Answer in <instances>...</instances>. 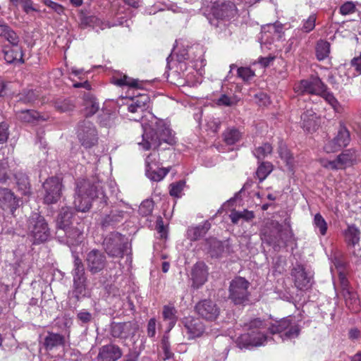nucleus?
Instances as JSON below:
<instances>
[{"label": "nucleus", "instance_id": "obj_34", "mask_svg": "<svg viewBox=\"0 0 361 361\" xmlns=\"http://www.w3.org/2000/svg\"><path fill=\"white\" fill-rule=\"evenodd\" d=\"M73 214L71 209L68 207H63L57 218V226L59 229L62 230L68 226H70L71 224V219Z\"/></svg>", "mask_w": 361, "mask_h": 361}, {"label": "nucleus", "instance_id": "obj_12", "mask_svg": "<svg viewBox=\"0 0 361 361\" xmlns=\"http://www.w3.org/2000/svg\"><path fill=\"white\" fill-rule=\"evenodd\" d=\"M360 161H361L360 154L355 149H349L343 151L336 159L329 161V166L331 169H343Z\"/></svg>", "mask_w": 361, "mask_h": 361}, {"label": "nucleus", "instance_id": "obj_22", "mask_svg": "<svg viewBox=\"0 0 361 361\" xmlns=\"http://www.w3.org/2000/svg\"><path fill=\"white\" fill-rule=\"evenodd\" d=\"M2 53L8 63H24L23 48L20 44H18L17 46L4 45L2 48Z\"/></svg>", "mask_w": 361, "mask_h": 361}, {"label": "nucleus", "instance_id": "obj_57", "mask_svg": "<svg viewBox=\"0 0 361 361\" xmlns=\"http://www.w3.org/2000/svg\"><path fill=\"white\" fill-rule=\"evenodd\" d=\"M238 75L244 81H248L255 75V73L250 68L240 67L238 69Z\"/></svg>", "mask_w": 361, "mask_h": 361}, {"label": "nucleus", "instance_id": "obj_6", "mask_svg": "<svg viewBox=\"0 0 361 361\" xmlns=\"http://www.w3.org/2000/svg\"><path fill=\"white\" fill-rule=\"evenodd\" d=\"M250 283L244 278L238 276L233 279L229 286L228 298L235 305H240L248 300Z\"/></svg>", "mask_w": 361, "mask_h": 361}, {"label": "nucleus", "instance_id": "obj_60", "mask_svg": "<svg viewBox=\"0 0 361 361\" xmlns=\"http://www.w3.org/2000/svg\"><path fill=\"white\" fill-rule=\"evenodd\" d=\"M184 183L182 182H178L170 185V195L174 197H178L183 189Z\"/></svg>", "mask_w": 361, "mask_h": 361}, {"label": "nucleus", "instance_id": "obj_32", "mask_svg": "<svg viewBox=\"0 0 361 361\" xmlns=\"http://www.w3.org/2000/svg\"><path fill=\"white\" fill-rule=\"evenodd\" d=\"M235 13V6L233 3L224 2L216 9L215 15L218 18L224 19L233 16Z\"/></svg>", "mask_w": 361, "mask_h": 361}, {"label": "nucleus", "instance_id": "obj_1", "mask_svg": "<svg viewBox=\"0 0 361 361\" xmlns=\"http://www.w3.org/2000/svg\"><path fill=\"white\" fill-rule=\"evenodd\" d=\"M163 142L173 145L176 138L163 121H157L145 128L142 141L137 143L143 149L149 150L158 148Z\"/></svg>", "mask_w": 361, "mask_h": 361}, {"label": "nucleus", "instance_id": "obj_55", "mask_svg": "<svg viewBox=\"0 0 361 361\" xmlns=\"http://www.w3.org/2000/svg\"><path fill=\"white\" fill-rule=\"evenodd\" d=\"M37 97V94L33 90H29L25 91L20 97V101L23 103H32L34 102Z\"/></svg>", "mask_w": 361, "mask_h": 361}, {"label": "nucleus", "instance_id": "obj_20", "mask_svg": "<svg viewBox=\"0 0 361 361\" xmlns=\"http://www.w3.org/2000/svg\"><path fill=\"white\" fill-rule=\"evenodd\" d=\"M18 207L19 200L14 193L8 188L0 187V207L13 214Z\"/></svg>", "mask_w": 361, "mask_h": 361}, {"label": "nucleus", "instance_id": "obj_28", "mask_svg": "<svg viewBox=\"0 0 361 361\" xmlns=\"http://www.w3.org/2000/svg\"><path fill=\"white\" fill-rule=\"evenodd\" d=\"M65 344V337L63 335L47 331L44 338L43 345L48 350H52L54 348L63 346Z\"/></svg>", "mask_w": 361, "mask_h": 361}, {"label": "nucleus", "instance_id": "obj_40", "mask_svg": "<svg viewBox=\"0 0 361 361\" xmlns=\"http://www.w3.org/2000/svg\"><path fill=\"white\" fill-rule=\"evenodd\" d=\"M177 310L173 306L164 305L163 307L162 316L164 320L169 322L170 329L173 327L176 321Z\"/></svg>", "mask_w": 361, "mask_h": 361}, {"label": "nucleus", "instance_id": "obj_42", "mask_svg": "<svg viewBox=\"0 0 361 361\" xmlns=\"http://www.w3.org/2000/svg\"><path fill=\"white\" fill-rule=\"evenodd\" d=\"M278 153L281 159L286 162L288 169L292 170L293 166V157L286 145L283 143H280L278 148Z\"/></svg>", "mask_w": 361, "mask_h": 361}, {"label": "nucleus", "instance_id": "obj_38", "mask_svg": "<svg viewBox=\"0 0 361 361\" xmlns=\"http://www.w3.org/2000/svg\"><path fill=\"white\" fill-rule=\"evenodd\" d=\"M344 235L348 245L354 246L360 241V231L354 225L348 226Z\"/></svg>", "mask_w": 361, "mask_h": 361}, {"label": "nucleus", "instance_id": "obj_62", "mask_svg": "<svg viewBox=\"0 0 361 361\" xmlns=\"http://www.w3.org/2000/svg\"><path fill=\"white\" fill-rule=\"evenodd\" d=\"M156 323L157 321L154 318H152L147 323V336L150 338H153L156 334Z\"/></svg>", "mask_w": 361, "mask_h": 361}, {"label": "nucleus", "instance_id": "obj_58", "mask_svg": "<svg viewBox=\"0 0 361 361\" xmlns=\"http://www.w3.org/2000/svg\"><path fill=\"white\" fill-rule=\"evenodd\" d=\"M8 136V125L6 122H0V145L6 142Z\"/></svg>", "mask_w": 361, "mask_h": 361}, {"label": "nucleus", "instance_id": "obj_23", "mask_svg": "<svg viewBox=\"0 0 361 361\" xmlns=\"http://www.w3.org/2000/svg\"><path fill=\"white\" fill-rule=\"evenodd\" d=\"M290 274L297 288L302 290L310 286L311 279L307 276L302 265L296 264L291 270Z\"/></svg>", "mask_w": 361, "mask_h": 361}, {"label": "nucleus", "instance_id": "obj_41", "mask_svg": "<svg viewBox=\"0 0 361 361\" xmlns=\"http://www.w3.org/2000/svg\"><path fill=\"white\" fill-rule=\"evenodd\" d=\"M154 155V154H150L146 158V160H145L146 168H147L146 173H147V176L151 180H154V181H160L166 176V172H162V174L159 175L157 171H151V170L152 169V168L151 166V163L152 161V157Z\"/></svg>", "mask_w": 361, "mask_h": 361}, {"label": "nucleus", "instance_id": "obj_36", "mask_svg": "<svg viewBox=\"0 0 361 361\" xmlns=\"http://www.w3.org/2000/svg\"><path fill=\"white\" fill-rule=\"evenodd\" d=\"M291 319L290 317H286L271 324L268 327L269 333L271 334H278L281 337L284 330H286V327H288Z\"/></svg>", "mask_w": 361, "mask_h": 361}, {"label": "nucleus", "instance_id": "obj_53", "mask_svg": "<svg viewBox=\"0 0 361 361\" xmlns=\"http://www.w3.org/2000/svg\"><path fill=\"white\" fill-rule=\"evenodd\" d=\"M161 347L164 352V360H169L173 357L174 354L171 350V345L169 341V336L164 335L161 339Z\"/></svg>", "mask_w": 361, "mask_h": 361}, {"label": "nucleus", "instance_id": "obj_35", "mask_svg": "<svg viewBox=\"0 0 361 361\" xmlns=\"http://www.w3.org/2000/svg\"><path fill=\"white\" fill-rule=\"evenodd\" d=\"M300 327L297 322L293 319L289 323L288 327H286V330L283 332L281 338L283 340L286 339H293L300 335Z\"/></svg>", "mask_w": 361, "mask_h": 361}, {"label": "nucleus", "instance_id": "obj_3", "mask_svg": "<svg viewBox=\"0 0 361 361\" xmlns=\"http://www.w3.org/2000/svg\"><path fill=\"white\" fill-rule=\"evenodd\" d=\"M73 264L71 274L73 276L72 294L74 298L79 300L88 294L87 279L86 276L85 265L82 259L78 254H73Z\"/></svg>", "mask_w": 361, "mask_h": 361}, {"label": "nucleus", "instance_id": "obj_4", "mask_svg": "<svg viewBox=\"0 0 361 361\" xmlns=\"http://www.w3.org/2000/svg\"><path fill=\"white\" fill-rule=\"evenodd\" d=\"M27 231L29 237L34 244L47 241L51 235L49 228L44 218L35 213L28 219Z\"/></svg>", "mask_w": 361, "mask_h": 361}, {"label": "nucleus", "instance_id": "obj_19", "mask_svg": "<svg viewBox=\"0 0 361 361\" xmlns=\"http://www.w3.org/2000/svg\"><path fill=\"white\" fill-rule=\"evenodd\" d=\"M123 355L121 348L114 343H109L99 348L97 361H117Z\"/></svg>", "mask_w": 361, "mask_h": 361}, {"label": "nucleus", "instance_id": "obj_29", "mask_svg": "<svg viewBox=\"0 0 361 361\" xmlns=\"http://www.w3.org/2000/svg\"><path fill=\"white\" fill-rule=\"evenodd\" d=\"M0 38L6 40L12 46H17L18 44H20L19 35L4 22L0 23Z\"/></svg>", "mask_w": 361, "mask_h": 361}, {"label": "nucleus", "instance_id": "obj_26", "mask_svg": "<svg viewBox=\"0 0 361 361\" xmlns=\"http://www.w3.org/2000/svg\"><path fill=\"white\" fill-rule=\"evenodd\" d=\"M83 226L78 224L76 226H68L62 229L66 236V243L69 245H78L83 239Z\"/></svg>", "mask_w": 361, "mask_h": 361}, {"label": "nucleus", "instance_id": "obj_50", "mask_svg": "<svg viewBox=\"0 0 361 361\" xmlns=\"http://www.w3.org/2000/svg\"><path fill=\"white\" fill-rule=\"evenodd\" d=\"M314 226L316 228L319 229V233L322 235H325L327 231V224L323 216L317 213L314 218Z\"/></svg>", "mask_w": 361, "mask_h": 361}, {"label": "nucleus", "instance_id": "obj_51", "mask_svg": "<svg viewBox=\"0 0 361 361\" xmlns=\"http://www.w3.org/2000/svg\"><path fill=\"white\" fill-rule=\"evenodd\" d=\"M154 202L152 200H144L139 207V214L143 216H147L152 212Z\"/></svg>", "mask_w": 361, "mask_h": 361}, {"label": "nucleus", "instance_id": "obj_46", "mask_svg": "<svg viewBox=\"0 0 361 361\" xmlns=\"http://www.w3.org/2000/svg\"><path fill=\"white\" fill-rule=\"evenodd\" d=\"M272 146L268 143H264L262 146L257 147L253 151L255 157L259 159H264L268 154L272 152Z\"/></svg>", "mask_w": 361, "mask_h": 361}, {"label": "nucleus", "instance_id": "obj_24", "mask_svg": "<svg viewBox=\"0 0 361 361\" xmlns=\"http://www.w3.org/2000/svg\"><path fill=\"white\" fill-rule=\"evenodd\" d=\"M80 27L82 29H85L87 27H99L102 30L106 27H110L111 25L109 23L103 22L102 20L98 18L97 16L93 15H89L88 13L81 12L79 14Z\"/></svg>", "mask_w": 361, "mask_h": 361}, {"label": "nucleus", "instance_id": "obj_63", "mask_svg": "<svg viewBox=\"0 0 361 361\" xmlns=\"http://www.w3.org/2000/svg\"><path fill=\"white\" fill-rule=\"evenodd\" d=\"M350 64L353 67L355 68L356 72L358 75L361 74V53L357 57H354L351 61Z\"/></svg>", "mask_w": 361, "mask_h": 361}, {"label": "nucleus", "instance_id": "obj_8", "mask_svg": "<svg viewBox=\"0 0 361 361\" xmlns=\"http://www.w3.org/2000/svg\"><path fill=\"white\" fill-rule=\"evenodd\" d=\"M42 187L44 204H56L61 197L63 185L61 178L55 176L50 177L44 182Z\"/></svg>", "mask_w": 361, "mask_h": 361}, {"label": "nucleus", "instance_id": "obj_16", "mask_svg": "<svg viewBox=\"0 0 361 361\" xmlns=\"http://www.w3.org/2000/svg\"><path fill=\"white\" fill-rule=\"evenodd\" d=\"M283 226L276 221H271L262 232V239L269 245L274 247L281 244V233Z\"/></svg>", "mask_w": 361, "mask_h": 361}, {"label": "nucleus", "instance_id": "obj_25", "mask_svg": "<svg viewBox=\"0 0 361 361\" xmlns=\"http://www.w3.org/2000/svg\"><path fill=\"white\" fill-rule=\"evenodd\" d=\"M126 214V212L123 209L118 207H114L108 214L104 216L101 221V225L103 228L114 226L123 220Z\"/></svg>", "mask_w": 361, "mask_h": 361}, {"label": "nucleus", "instance_id": "obj_7", "mask_svg": "<svg viewBox=\"0 0 361 361\" xmlns=\"http://www.w3.org/2000/svg\"><path fill=\"white\" fill-rule=\"evenodd\" d=\"M338 279L341 293L345 300V305L353 312H359L360 310V302L356 291L350 286L349 281L343 273H339Z\"/></svg>", "mask_w": 361, "mask_h": 361}, {"label": "nucleus", "instance_id": "obj_52", "mask_svg": "<svg viewBox=\"0 0 361 361\" xmlns=\"http://www.w3.org/2000/svg\"><path fill=\"white\" fill-rule=\"evenodd\" d=\"M74 106L68 99H57L54 102V108L60 112H66L73 110Z\"/></svg>", "mask_w": 361, "mask_h": 361}, {"label": "nucleus", "instance_id": "obj_30", "mask_svg": "<svg viewBox=\"0 0 361 361\" xmlns=\"http://www.w3.org/2000/svg\"><path fill=\"white\" fill-rule=\"evenodd\" d=\"M18 119L22 122L35 124L39 121L45 119L39 112L35 110L25 109L16 112Z\"/></svg>", "mask_w": 361, "mask_h": 361}, {"label": "nucleus", "instance_id": "obj_13", "mask_svg": "<svg viewBox=\"0 0 361 361\" xmlns=\"http://www.w3.org/2000/svg\"><path fill=\"white\" fill-rule=\"evenodd\" d=\"M85 262L88 271L92 275L102 272L108 264L106 255L97 249L87 254Z\"/></svg>", "mask_w": 361, "mask_h": 361}, {"label": "nucleus", "instance_id": "obj_49", "mask_svg": "<svg viewBox=\"0 0 361 361\" xmlns=\"http://www.w3.org/2000/svg\"><path fill=\"white\" fill-rule=\"evenodd\" d=\"M118 86H128L130 87L140 88L141 85L138 80L133 79L127 75L116 79L114 82Z\"/></svg>", "mask_w": 361, "mask_h": 361}, {"label": "nucleus", "instance_id": "obj_37", "mask_svg": "<svg viewBox=\"0 0 361 361\" xmlns=\"http://www.w3.org/2000/svg\"><path fill=\"white\" fill-rule=\"evenodd\" d=\"M85 115L86 117L94 115L99 109V103L92 95L87 94L85 97Z\"/></svg>", "mask_w": 361, "mask_h": 361}, {"label": "nucleus", "instance_id": "obj_43", "mask_svg": "<svg viewBox=\"0 0 361 361\" xmlns=\"http://www.w3.org/2000/svg\"><path fill=\"white\" fill-rule=\"evenodd\" d=\"M273 165L269 161H262L258 166L256 176L260 182H262L272 171Z\"/></svg>", "mask_w": 361, "mask_h": 361}, {"label": "nucleus", "instance_id": "obj_45", "mask_svg": "<svg viewBox=\"0 0 361 361\" xmlns=\"http://www.w3.org/2000/svg\"><path fill=\"white\" fill-rule=\"evenodd\" d=\"M323 89L322 92H321L319 96L324 98L335 111H338V107L340 106L338 101L334 96L333 93L328 90L326 85H325V87Z\"/></svg>", "mask_w": 361, "mask_h": 361}, {"label": "nucleus", "instance_id": "obj_14", "mask_svg": "<svg viewBox=\"0 0 361 361\" xmlns=\"http://www.w3.org/2000/svg\"><path fill=\"white\" fill-rule=\"evenodd\" d=\"M350 141L349 130L343 125H341L338 130L337 135L328 140L324 146V150L326 153H334L339 151L341 148L346 147Z\"/></svg>", "mask_w": 361, "mask_h": 361}, {"label": "nucleus", "instance_id": "obj_11", "mask_svg": "<svg viewBox=\"0 0 361 361\" xmlns=\"http://www.w3.org/2000/svg\"><path fill=\"white\" fill-rule=\"evenodd\" d=\"M325 87V84L318 77L312 75L307 79L300 80L294 87V90L298 94L319 95Z\"/></svg>", "mask_w": 361, "mask_h": 361}, {"label": "nucleus", "instance_id": "obj_44", "mask_svg": "<svg viewBox=\"0 0 361 361\" xmlns=\"http://www.w3.org/2000/svg\"><path fill=\"white\" fill-rule=\"evenodd\" d=\"M330 52V44L326 41L321 40L318 42L316 47V54L318 60H324Z\"/></svg>", "mask_w": 361, "mask_h": 361}, {"label": "nucleus", "instance_id": "obj_47", "mask_svg": "<svg viewBox=\"0 0 361 361\" xmlns=\"http://www.w3.org/2000/svg\"><path fill=\"white\" fill-rule=\"evenodd\" d=\"M15 177L19 189L23 190V194H26L27 190L30 188L28 176L23 172H18L16 173Z\"/></svg>", "mask_w": 361, "mask_h": 361}, {"label": "nucleus", "instance_id": "obj_9", "mask_svg": "<svg viewBox=\"0 0 361 361\" xmlns=\"http://www.w3.org/2000/svg\"><path fill=\"white\" fill-rule=\"evenodd\" d=\"M77 135L81 145L85 148H90L98 142L97 130L89 121L83 120L78 123Z\"/></svg>", "mask_w": 361, "mask_h": 361}, {"label": "nucleus", "instance_id": "obj_27", "mask_svg": "<svg viewBox=\"0 0 361 361\" xmlns=\"http://www.w3.org/2000/svg\"><path fill=\"white\" fill-rule=\"evenodd\" d=\"M301 120L302 128L309 133L315 131L319 126V118L312 109L306 110L301 115Z\"/></svg>", "mask_w": 361, "mask_h": 361}, {"label": "nucleus", "instance_id": "obj_48", "mask_svg": "<svg viewBox=\"0 0 361 361\" xmlns=\"http://www.w3.org/2000/svg\"><path fill=\"white\" fill-rule=\"evenodd\" d=\"M255 217L253 212L244 210L243 212H233L230 214V218L233 224H237L240 219L250 221Z\"/></svg>", "mask_w": 361, "mask_h": 361}, {"label": "nucleus", "instance_id": "obj_56", "mask_svg": "<svg viewBox=\"0 0 361 361\" xmlns=\"http://www.w3.org/2000/svg\"><path fill=\"white\" fill-rule=\"evenodd\" d=\"M317 16L315 14L310 15L307 20L304 21L302 30L305 32H310L315 27Z\"/></svg>", "mask_w": 361, "mask_h": 361}, {"label": "nucleus", "instance_id": "obj_33", "mask_svg": "<svg viewBox=\"0 0 361 361\" xmlns=\"http://www.w3.org/2000/svg\"><path fill=\"white\" fill-rule=\"evenodd\" d=\"M245 326L247 327V330L250 331L249 333L255 334L257 336H260L259 333L260 332L261 334H264L262 330L266 329H268L269 325H268L265 321H263L259 318H255L245 324Z\"/></svg>", "mask_w": 361, "mask_h": 361}, {"label": "nucleus", "instance_id": "obj_15", "mask_svg": "<svg viewBox=\"0 0 361 361\" xmlns=\"http://www.w3.org/2000/svg\"><path fill=\"white\" fill-rule=\"evenodd\" d=\"M197 314L202 319L213 322L220 314V308L218 305L210 299H204L198 302L195 305Z\"/></svg>", "mask_w": 361, "mask_h": 361}, {"label": "nucleus", "instance_id": "obj_18", "mask_svg": "<svg viewBox=\"0 0 361 361\" xmlns=\"http://www.w3.org/2000/svg\"><path fill=\"white\" fill-rule=\"evenodd\" d=\"M182 323L189 339L201 336L205 329L203 322L193 317H184Z\"/></svg>", "mask_w": 361, "mask_h": 361}, {"label": "nucleus", "instance_id": "obj_64", "mask_svg": "<svg viewBox=\"0 0 361 361\" xmlns=\"http://www.w3.org/2000/svg\"><path fill=\"white\" fill-rule=\"evenodd\" d=\"M139 354L135 350H130L121 361H137Z\"/></svg>", "mask_w": 361, "mask_h": 361}, {"label": "nucleus", "instance_id": "obj_10", "mask_svg": "<svg viewBox=\"0 0 361 361\" xmlns=\"http://www.w3.org/2000/svg\"><path fill=\"white\" fill-rule=\"evenodd\" d=\"M139 325L135 321L125 322H112L110 325V334L115 338L126 340L135 336Z\"/></svg>", "mask_w": 361, "mask_h": 361}, {"label": "nucleus", "instance_id": "obj_2", "mask_svg": "<svg viewBox=\"0 0 361 361\" xmlns=\"http://www.w3.org/2000/svg\"><path fill=\"white\" fill-rule=\"evenodd\" d=\"M99 200L101 202L106 203V197L101 189L92 184L87 180H80L77 182L73 204L78 212L88 211L92 202Z\"/></svg>", "mask_w": 361, "mask_h": 361}, {"label": "nucleus", "instance_id": "obj_59", "mask_svg": "<svg viewBox=\"0 0 361 361\" xmlns=\"http://www.w3.org/2000/svg\"><path fill=\"white\" fill-rule=\"evenodd\" d=\"M355 5L352 1H346L340 7V13L346 16L350 13H353L355 11Z\"/></svg>", "mask_w": 361, "mask_h": 361}, {"label": "nucleus", "instance_id": "obj_5", "mask_svg": "<svg viewBox=\"0 0 361 361\" xmlns=\"http://www.w3.org/2000/svg\"><path fill=\"white\" fill-rule=\"evenodd\" d=\"M127 239L119 233H111L103 241V247L106 254L112 257L122 258L127 248Z\"/></svg>", "mask_w": 361, "mask_h": 361}, {"label": "nucleus", "instance_id": "obj_54", "mask_svg": "<svg viewBox=\"0 0 361 361\" xmlns=\"http://www.w3.org/2000/svg\"><path fill=\"white\" fill-rule=\"evenodd\" d=\"M150 99L147 94H140L133 99V102L138 106V109H142L144 111L147 108Z\"/></svg>", "mask_w": 361, "mask_h": 361}, {"label": "nucleus", "instance_id": "obj_31", "mask_svg": "<svg viewBox=\"0 0 361 361\" xmlns=\"http://www.w3.org/2000/svg\"><path fill=\"white\" fill-rule=\"evenodd\" d=\"M210 228L211 224L208 221H206L201 225L189 228L188 230V236L191 240H197L203 237Z\"/></svg>", "mask_w": 361, "mask_h": 361}, {"label": "nucleus", "instance_id": "obj_17", "mask_svg": "<svg viewBox=\"0 0 361 361\" xmlns=\"http://www.w3.org/2000/svg\"><path fill=\"white\" fill-rule=\"evenodd\" d=\"M209 276L208 267L204 262H196L191 268L190 279L192 282L191 287L199 289L207 281Z\"/></svg>", "mask_w": 361, "mask_h": 361}, {"label": "nucleus", "instance_id": "obj_39", "mask_svg": "<svg viewBox=\"0 0 361 361\" xmlns=\"http://www.w3.org/2000/svg\"><path fill=\"white\" fill-rule=\"evenodd\" d=\"M224 142L229 145H234L241 138V133L240 131L235 128H227L223 133Z\"/></svg>", "mask_w": 361, "mask_h": 361}, {"label": "nucleus", "instance_id": "obj_61", "mask_svg": "<svg viewBox=\"0 0 361 361\" xmlns=\"http://www.w3.org/2000/svg\"><path fill=\"white\" fill-rule=\"evenodd\" d=\"M77 319L83 324H88L92 320V315L86 310H82L77 314Z\"/></svg>", "mask_w": 361, "mask_h": 361}, {"label": "nucleus", "instance_id": "obj_21", "mask_svg": "<svg viewBox=\"0 0 361 361\" xmlns=\"http://www.w3.org/2000/svg\"><path fill=\"white\" fill-rule=\"evenodd\" d=\"M260 336H257L255 334H245L239 336L237 339V345L240 348L259 346L264 345L267 340L265 334H261Z\"/></svg>", "mask_w": 361, "mask_h": 361}]
</instances>
